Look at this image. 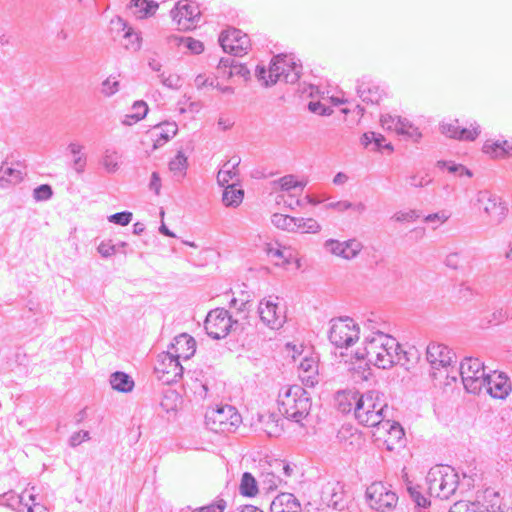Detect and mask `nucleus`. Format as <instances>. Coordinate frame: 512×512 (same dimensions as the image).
<instances>
[{"label": "nucleus", "mask_w": 512, "mask_h": 512, "mask_svg": "<svg viewBox=\"0 0 512 512\" xmlns=\"http://www.w3.org/2000/svg\"><path fill=\"white\" fill-rule=\"evenodd\" d=\"M271 223L278 229H281L283 231H287L290 233L295 232V217L281 214V213H274L271 216Z\"/></svg>", "instance_id": "a18cd8bd"}, {"label": "nucleus", "mask_w": 512, "mask_h": 512, "mask_svg": "<svg viewBox=\"0 0 512 512\" xmlns=\"http://www.w3.org/2000/svg\"><path fill=\"white\" fill-rule=\"evenodd\" d=\"M88 440H90V433H89V431L81 430V431L73 433L70 436V438H69V445L71 447H77L81 443H83L85 441H88Z\"/></svg>", "instance_id": "0e129e2a"}, {"label": "nucleus", "mask_w": 512, "mask_h": 512, "mask_svg": "<svg viewBox=\"0 0 512 512\" xmlns=\"http://www.w3.org/2000/svg\"><path fill=\"white\" fill-rule=\"evenodd\" d=\"M241 160L239 157H232L228 160L222 168L219 170L217 174V182L221 186L230 185L229 182L237 183L239 181L238 175V166Z\"/></svg>", "instance_id": "c756f323"}, {"label": "nucleus", "mask_w": 512, "mask_h": 512, "mask_svg": "<svg viewBox=\"0 0 512 512\" xmlns=\"http://www.w3.org/2000/svg\"><path fill=\"white\" fill-rule=\"evenodd\" d=\"M219 43L224 52L234 56L246 54L251 46L249 36L236 28L223 31L219 36Z\"/></svg>", "instance_id": "dca6fc26"}, {"label": "nucleus", "mask_w": 512, "mask_h": 512, "mask_svg": "<svg viewBox=\"0 0 512 512\" xmlns=\"http://www.w3.org/2000/svg\"><path fill=\"white\" fill-rule=\"evenodd\" d=\"M257 312L261 322L272 330L280 329L286 322L285 307L277 297L269 296L258 304Z\"/></svg>", "instance_id": "9b49d317"}, {"label": "nucleus", "mask_w": 512, "mask_h": 512, "mask_svg": "<svg viewBox=\"0 0 512 512\" xmlns=\"http://www.w3.org/2000/svg\"><path fill=\"white\" fill-rule=\"evenodd\" d=\"M338 406L343 413L354 411L356 420L367 427H377L385 418L387 404L383 394L370 390L360 394L357 391H344L338 394Z\"/></svg>", "instance_id": "f257e3e1"}, {"label": "nucleus", "mask_w": 512, "mask_h": 512, "mask_svg": "<svg viewBox=\"0 0 512 512\" xmlns=\"http://www.w3.org/2000/svg\"><path fill=\"white\" fill-rule=\"evenodd\" d=\"M226 508V501L217 497L212 503L194 509L192 512H223Z\"/></svg>", "instance_id": "bf43d9fd"}, {"label": "nucleus", "mask_w": 512, "mask_h": 512, "mask_svg": "<svg viewBox=\"0 0 512 512\" xmlns=\"http://www.w3.org/2000/svg\"><path fill=\"white\" fill-rule=\"evenodd\" d=\"M168 43L171 46H176L181 49H185L192 54H200L204 50L203 43L192 37H185L179 35H171L168 37Z\"/></svg>", "instance_id": "473e14b6"}, {"label": "nucleus", "mask_w": 512, "mask_h": 512, "mask_svg": "<svg viewBox=\"0 0 512 512\" xmlns=\"http://www.w3.org/2000/svg\"><path fill=\"white\" fill-rule=\"evenodd\" d=\"M120 89V83L115 77L110 76L101 84V93L106 97H111Z\"/></svg>", "instance_id": "5fc2aeb1"}, {"label": "nucleus", "mask_w": 512, "mask_h": 512, "mask_svg": "<svg viewBox=\"0 0 512 512\" xmlns=\"http://www.w3.org/2000/svg\"><path fill=\"white\" fill-rule=\"evenodd\" d=\"M400 117L401 116L391 114L382 115L380 119L381 126L385 130L397 133Z\"/></svg>", "instance_id": "6e6d98bb"}, {"label": "nucleus", "mask_w": 512, "mask_h": 512, "mask_svg": "<svg viewBox=\"0 0 512 512\" xmlns=\"http://www.w3.org/2000/svg\"><path fill=\"white\" fill-rule=\"evenodd\" d=\"M1 504L10 507L16 512H48L39 502L35 487L26 488L21 494L7 492L1 496Z\"/></svg>", "instance_id": "1a4fd4ad"}, {"label": "nucleus", "mask_w": 512, "mask_h": 512, "mask_svg": "<svg viewBox=\"0 0 512 512\" xmlns=\"http://www.w3.org/2000/svg\"><path fill=\"white\" fill-rule=\"evenodd\" d=\"M69 153L72 155V169L77 174H82L87 165V157L83 153L84 146L79 142H70L67 146Z\"/></svg>", "instance_id": "f704fd0d"}, {"label": "nucleus", "mask_w": 512, "mask_h": 512, "mask_svg": "<svg viewBox=\"0 0 512 512\" xmlns=\"http://www.w3.org/2000/svg\"><path fill=\"white\" fill-rule=\"evenodd\" d=\"M233 325L229 312L224 308L211 310L206 316L204 328L208 336L213 339L225 338Z\"/></svg>", "instance_id": "4468645a"}, {"label": "nucleus", "mask_w": 512, "mask_h": 512, "mask_svg": "<svg viewBox=\"0 0 512 512\" xmlns=\"http://www.w3.org/2000/svg\"><path fill=\"white\" fill-rule=\"evenodd\" d=\"M52 195V188L48 184H42L33 190V198L36 202L47 201Z\"/></svg>", "instance_id": "13d9d810"}, {"label": "nucleus", "mask_w": 512, "mask_h": 512, "mask_svg": "<svg viewBox=\"0 0 512 512\" xmlns=\"http://www.w3.org/2000/svg\"><path fill=\"white\" fill-rule=\"evenodd\" d=\"M177 132L178 125L174 121H164L153 126L150 133L154 142V148L156 149L165 145Z\"/></svg>", "instance_id": "a878e982"}, {"label": "nucleus", "mask_w": 512, "mask_h": 512, "mask_svg": "<svg viewBox=\"0 0 512 512\" xmlns=\"http://www.w3.org/2000/svg\"><path fill=\"white\" fill-rule=\"evenodd\" d=\"M2 175H5L6 179H4L5 182H8L10 184H16L19 183L22 180V172L17 169L13 168H4Z\"/></svg>", "instance_id": "e2e57ef3"}, {"label": "nucleus", "mask_w": 512, "mask_h": 512, "mask_svg": "<svg viewBox=\"0 0 512 512\" xmlns=\"http://www.w3.org/2000/svg\"><path fill=\"white\" fill-rule=\"evenodd\" d=\"M275 186L283 192L289 193L290 197L300 196L305 187V183L298 181L293 175H286L274 182Z\"/></svg>", "instance_id": "72a5a7b5"}, {"label": "nucleus", "mask_w": 512, "mask_h": 512, "mask_svg": "<svg viewBox=\"0 0 512 512\" xmlns=\"http://www.w3.org/2000/svg\"><path fill=\"white\" fill-rule=\"evenodd\" d=\"M177 105L179 107L178 111L180 114H185L188 112L196 114L202 108V104L200 101H190V98L186 97V95L178 101Z\"/></svg>", "instance_id": "de8ad7c7"}, {"label": "nucleus", "mask_w": 512, "mask_h": 512, "mask_svg": "<svg viewBox=\"0 0 512 512\" xmlns=\"http://www.w3.org/2000/svg\"><path fill=\"white\" fill-rule=\"evenodd\" d=\"M397 134L404 135L414 142H418L422 138V133L417 126H415L407 118L400 117Z\"/></svg>", "instance_id": "a19ab883"}, {"label": "nucleus", "mask_w": 512, "mask_h": 512, "mask_svg": "<svg viewBox=\"0 0 512 512\" xmlns=\"http://www.w3.org/2000/svg\"><path fill=\"white\" fill-rule=\"evenodd\" d=\"M260 422L263 425V430L270 437H277L283 431L282 423H280L282 420L277 414L262 415Z\"/></svg>", "instance_id": "c9c22d12"}, {"label": "nucleus", "mask_w": 512, "mask_h": 512, "mask_svg": "<svg viewBox=\"0 0 512 512\" xmlns=\"http://www.w3.org/2000/svg\"><path fill=\"white\" fill-rule=\"evenodd\" d=\"M510 392L511 383L505 374L494 371L485 378L483 393L489 394L493 398L505 399Z\"/></svg>", "instance_id": "aec40b11"}, {"label": "nucleus", "mask_w": 512, "mask_h": 512, "mask_svg": "<svg viewBox=\"0 0 512 512\" xmlns=\"http://www.w3.org/2000/svg\"><path fill=\"white\" fill-rule=\"evenodd\" d=\"M100 255L104 258H108L117 252V246L112 244L111 241H103L97 248Z\"/></svg>", "instance_id": "69168bd1"}, {"label": "nucleus", "mask_w": 512, "mask_h": 512, "mask_svg": "<svg viewBox=\"0 0 512 512\" xmlns=\"http://www.w3.org/2000/svg\"><path fill=\"white\" fill-rule=\"evenodd\" d=\"M206 425L214 432H232L241 423V416L230 405L209 409L205 415Z\"/></svg>", "instance_id": "6e6552de"}, {"label": "nucleus", "mask_w": 512, "mask_h": 512, "mask_svg": "<svg viewBox=\"0 0 512 512\" xmlns=\"http://www.w3.org/2000/svg\"><path fill=\"white\" fill-rule=\"evenodd\" d=\"M186 166L187 158L182 152H178V154L169 162L170 171L179 177L184 175Z\"/></svg>", "instance_id": "8fccbe9b"}, {"label": "nucleus", "mask_w": 512, "mask_h": 512, "mask_svg": "<svg viewBox=\"0 0 512 512\" xmlns=\"http://www.w3.org/2000/svg\"><path fill=\"white\" fill-rule=\"evenodd\" d=\"M180 402V398L177 392L169 390L167 391L162 400H161V407L166 411H176L178 404Z\"/></svg>", "instance_id": "3c124183"}, {"label": "nucleus", "mask_w": 512, "mask_h": 512, "mask_svg": "<svg viewBox=\"0 0 512 512\" xmlns=\"http://www.w3.org/2000/svg\"><path fill=\"white\" fill-rule=\"evenodd\" d=\"M239 492L241 495L247 497H253L258 493L257 481L251 473H243L239 485Z\"/></svg>", "instance_id": "37998d69"}, {"label": "nucleus", "mask_w": 512, "mask_h": 512, "mask_svg": "<svg viewBox=\"0 0 512 512\" xmlns=\"http://www.w3.org/2000/svg\"><path fill=\"white\" fill-rule=\"evenodd\" d=\"M111 387L119 392L127 393L132 391L134 387L133 379L124 372H114L110 376Z\"/></svg>", "instance_id": "4c0bfd02"}, {"label": "nucleus", "mask_w": 512, "mask_h": 512, "mask_svg": "<svg viewBox=\"0 0 512 512\" xmlns=\"http://www.w3.org/2000/svg\"><path fill=\"white\" fill-rule=\"evenodd\" d=\"M436 167L441 170H447L450 174L457 177L467 176L468 178L473 177V172L466 166L456 163L451 160H439L436 163Z\"/></svg>", "instance_id": "ea45409f"}, {"label": "nucleus", "mask_w": 512, "mask_h": 512, "mask_svg": "<svg viewBox=\"0 0 512 512\" xmlns=\"http://www.w3.org/2000/svg\"><path fill=\"white\" fill-rule=\"evenodd\" d=\"M399 342L391 335L382 331H373L365 337L364 353H356L358 359H366L370 364L388 369L405 358Z\"/></svg>", "instance_id": "f03ea898"}, {"label": "nucleus", "mask_w": 512, "mask_h": 512, "mask_svg": "<svg viewBox=\"0 0 512 512\" xmlns=\"http://www.w3.org/2000/svg\"><path fill=\"white\" fill-rule=\"evenodd\" d=\"M133 214L129 211H122L112 214L108 217V221L120 226H126L132 221Z\"/></svg>", "instance_id": "052dcab7"}, {"label": "nucleus", "mask_w": 512, "mask_h": 512, "mask_svg": "<svg viewBox=\"0 0 512 512\" xmlns=\"http://www.w3.org/2000/svg\"><path fill=\"white\" fill-rule=\"evenodd\" d=\"M377 427L378 430H384L387 433V438L384 439L387 450L393 451L397 447L404 445L405 433L399 423L383 419L382 424H379Z\"/></svg>", "instance_id": "b1692460"}, {"label": "nucleus", "mask_w": 512, "mask_h": 512, "mask_svg": "<svg viewBox=\"0 0 512 512\" xmlns=\"http://www.w3.org/2000/svg\"><path fill=\"white\" fill-rule=\"evenodd\" d=\"M474 205L483 211L493 225L501 224L508 214V207L502 198L487 189L479 190L476 193Z\"/></svg>", "instance_id": "0eeeda50"}, {"label": "nucleus", "mask_w": 512, "mask_h": 512, "mask_svg": "<svg viewBox=\"0 0 512 512\" xmlns=\"http://www.w3.org/2000/svg\"><path fill=\"white\" fill-rule=\"evenodd\" d=\"M483 153L491 158H505L512 155V143L506 140H486L482 147Z\"/></svg>", "instance_id": "c85d7f7f"}, {"label": "nucleus", "mask_w": 512, "mask_h": 512, "mask_svg": "<svg viewBox=\"0 0 512 512\" xmlns=\"http://www.w3.org/2000/svg\"><path fill=\"white\" fill-rule=\"evenodd\" d=\"M419 218V213L416 210H405L398 211L393 216L392 219L396 222H413Z\"/></svg>", "instance_id": "680f3d73"}, {"label": "nucleus", "mask_w": 512, "mask_h": 512, "mask_svg": "<svg viewBox=\"0 0 512 512\" xmlns=\"http://www.w3.org/2000/svg\"><path fill=\"white\" fill-rule=\"evenodd\" d=\"M451 214L447 210H441L436 213L429 214L424 217V222L427 224H431L433 229L438 228L442 224H444L449 218Z\"/></svg>", "instance_id": "603ef678"}, {"label": "nucleus", "mask_w": 512, "mask_h": 512, "mask_svg": "<svg viewBox=\"0 0 512 512\" xmlns=\"http://www.w3.org/2000/svg\"><path fill=\"white\" fill-rule=\"evenodd\" d=\"M277 202H283V204L291 210L304 206V200L300 199L299 196L290 197L289 193L279 194L277 196Z\"/></svg>", "instance_id": "4d7b16f0"}, {"label": "nucleus", "mask_w": 512, "mask_h": 512, "mask_svg": "<svg viewBox=\"0 0 512 512\" xmlns=\"http://www.w3.org/2000/svg\"><path fill=\"white\" fill-rule=\"evenodd\" d=\"M271 512H301L297 498L291 493H281L274 498L270 505Z\"/></svg>", "instance_id": "cd10ccee"}, {"label": "nucleus", "mask_w": 512, "mask_h": 512, "mask_svg": "<svg viewBox=\"0 0 512 512\" xmlns=\"http://www.w3.org/2000/svg\"><path fill=\"white\" fill-rule=\"evenodd\" d=\"M366 499L369 506L379 512H387L393 509L398 496L382 482H373L366 489Z\"/></svg>", "instance_id": "f8f14e48"}, {"label": "nucleus", "mask_w": 512, "mask_h": 512, "mask_svg": "<svg viewBox=\"0 0 512 512\" xmlns=\"http://www.w3.org/2000/svg\"><path fill=\"white\" fill-rule=\"evenodd\" d=\"M112 24L120 26L124 31L123 45L127 50L136 52L141 48L142 38L139 33L129 27L123 19L118 17L116 20L112 21Z\"/></svg>", "instance_id": "2f4dec72"}, {"label": "nucleus", "mask_w": 512, "mask_h": 512, "mask_svg": "<svg viewBox=\"0 0 512 512\" xmlns=\"http://www.w3.org/2000/svg\"><path fill=\"white\" fill-rule=\"evenodd\" d=\"M127 9L136 19H144L156 12L158 3L152 0H130Z\"/></svg>", "instance_id": "7c9ffc66"}, {"label": "nucleus", "mask_w": 512, "mask_h": 512, "mask_svg": "<svg viewBox=\"0 0 512 512\" xmlns=\"http://www.w3.org/2000/svg\"><path fill=\"white\" fill-rule=\"evenodd\" d=\"M154 371L160 381L170 385L182 377L184 367L180 360L168 352H163L158 356Z\"/></svg>", "instance_id": "ddd939ff"}, {"label": "nucleus", "mask_w": 512, "mask_h": 512, "mask_svg": "<svg viewBox=\"0 0 512 512\" xmlns=\"http://www.w3.org/2000/svg\"><path fill=\"white\" fill-rule=\"evenodd\" d=\"M161 84L167 88L177 90L181 87L182 81L179 75L172 73H161L158 75Z\"/></svg>", "instance_id": "864d4df0"}, {"label": "nucleus", "mask_w": 512, "mask_h": 512, "mask_svg": "<svg viewBox=\"0 0 512 512\" xmlns=\"http://www.w3.org/2000/svg\"><path fill=\"white\" fill-rule=\"evenodd\" d=\"M408 492L415 503L414 512H429L430 500L422 493L420 487H409Z\"/></svg>", "instance_id": "c03bdc74"}, {"label": "nucleus", "mask_w": 512, "mask_h": 512, "mask_svg": "<svg viewBox=\"0 0 512 512\" xmlns=\"http://www.w3.org/2000/svg\"><path fill=\"white\" fill-rule=\"evenodd\" d=\"M279 411L282 415L303 426L312 407L310 394L299 385L283 387L278 394Z\"/></svg>", "instance_id": "7ed1b4c3"}, {"label": "nucleus", "mask_w": 512, "mask_h": 512, "mask_svg": "<svg viewBox=\"0 0 512 512\" xmlns=\"http://www.w3.org/2000/svg\"><path fill=\"white\" fill-rule=\"evenodd\" d=\"M264 251L276 266H285L293 260L292 251L277 242L266 243Z\"/></svg>", "instance_id": "bb28decb"}, {"label": "nucleus", "mask_w": 512, "mask_h": 512, "mask_svg": "<svg viewBox=\"0 0 512 512\" xmlns=\"http://www.w3.org/2000/svg\"><path fill=\"white\" fill-rule=\"evenodd\" d=\"M463 385L467 392L473 394L483 393L486 374L483 362L478 358L466 357L459 367Z\"/></svg>", "instance_id": "423d86ee"}, {"label": "nucleus", "mask_w": 512, "mask_h": 512, "mask_svg": "<svg viewBox=\"0 0 512 512\" xmlns=\"http://www.w3.org/2000/svg\"><path fill=\"white\" fill-rule=\"evenodd\" d=\"M299 378L307 387H314L318 383V358L314 355H305L298 365Z\"/></svg>", "instance_id": "4be33fe9"}, {"label": "nucleus", "mask_w": 512, "mask_h": 512, "mask_svg": "<svg viewBox=\"0 0 512 512\" xmlns=\"http://www.w3.org/2000/svg\"><path fill=\"white\" fill-rule=\"evenodd\" d=\"M439 129L446 137L462 141H474L481 133L478 123H472L469 128H461L458 120L442 121Z\"/></svg>", "instance_id": "a211bd4d"}, {"label": "nucleus", "mask_w": 512, "mask_h": 512, "mask_svg": "<svg viewBox=\"0 0 512 512\" xmlns=\"http://www.w3.org/2000/svg\"><path fill=\"white\" fill-rule=\"evenodd\" d=\"M426 356L433 369L448 368L456 362L453 351L442 343L431 342L427 346Z\"/></svg>", "instance_id": "6ab92c4d"}, {"label": "nucleus", "mask_w": 512, "mask_h": 512, "mask_svg": "<svg viewBox=\"0 0 512 512\" xmlns=\"http://www.w3.org/2000/svg\"><path fill=\"white\" fill-rule=\"evenodd\" d=\"M408 181L410 186L419 188L427 186L431 182V179L427 175L416 174L410 176Z\"/></svg>", "instance_id": "774afa93"}, {"label": "nucleus", "mask_w": 512, "mask_h": 512, "mask_svg": "<svg viewBox=\"0 0 512 512\" xmlns=\"http://www.w3.org/2000/svg\"><path fill=\"white\" fill-rule=\"evenodd\" d=\"M243 197L244 191L240 188H237L236 183L232 182L230 185L225 187L222 201L225 206L237 207L242 203Z\"/></svg>", "instance_id": "58836bf2"}, {"label": "nucleus", "mask_w": 512, "mask_h": 512, "mask_svg": "<svg viewBox=\"0 0 512 512\" xmlns=\"http://www.w3.org/2000/svg\"><path fill=\"white\" fill-rule=\"evenodd\" d=\"M359 98L366 103L378 104L386 95L384 88L371 80L362 79L357 85Z\"/></svg>", "instance_id": "393cba45"}, {"label": "nucleus", "mask_w": 512, "mask_h": 512, "mask_svg": "<svg viewBox=\"0 0 512 512\" xmlns=\"http://www.w3.org/2000/svg\"><path fill=\"white\" fill-rule=\"evenodd\" d=\"M321 230V225L314 218L295 217L294 233L315 234Z\"/></svg>", "instance_id": "79ce46f5"}, {"label": "nucleus", "mask_w": 512, "mask_h": 512, "mask_svg": "<svg viewBox=\"0 0 512 512\" xmlns=\"http://www.w3.org/2000/svg\"><path fill=\"white\" fill-rule=\"evenodd\" d=\"M359 327L351 318H339L331 321L330 342L338 348H348L359 339Z\"/></svg>", "instance_id": "9d476101"}, {"label": "nucleus", "mask_w": 512, "mask_h": 512, "mask_svg": "<svg viewBox=\"0 0 512 512\" xmlns=\"http://www.w3.org/2000/svg\"><path fill=\"white\" fill-rule=\"evenodd\" d=\"M321 501L328 507L342 510L345 506L344 489L339 482H328L321 491Z\"/></svg>", "instance_id": "5701e85b"}, {"label": "nucleus", "mask_w": 512, "mask_h": 512, "mask_svg": "<svg viewBox=\"0 0 512 512\" xmlns=\"http://www.w3.org/2000/svg\"><path fill=\"white\" fill-rule=\"evenodd\" d=\"M121 155L113 148H106L100 160V164L107 173H115L120 167Z\"/></svg>", "instance_id": "e433bc0d"}, {"label": "nucleus", "mask_w": 512, "mask_h": 512, "mask_svg": "<svg viewBox=\"0 0 512 512\" xmlns=\"http://www.w3.org/2000/svg\"><path fill=\"white\" fill-rule=\"evenodd\" d=\"M426 482L430 496L447 500L456 492L459 476L450 466H436L430 469Z\"/></svg>", "instance_id": "39448f33"}, {"label": "nucleus", "mask_w": 512, "mask_h": 512, "mask_svg": "<svg viewBox=\"0 0 512 512\" xmlns=\"http://www.w3.org/2000/svg\"><path fill=\"white\" fill-rule=\"evenodd\" d=\"M171 17L179 30H190L199 23L201 12L195 3L182 0L171 10Z\"/></svg>", "instance_id": "2eb2a0df"}, {"label": "nucleus", "mask_w": 512, "mask_h": 512, "mask_svg": "<svg viewBox=\"0 0 512 512\" xmlns=\"http://www.w3.org/2000/svg\"><path fill=\"white\" fill-rule=\"evenodd\" d=\"M449 512H485V508L480 503L458 501L453 504Z\"/></svg>", "instance_id": "49530a36"}, {"label": "nucleus", "mask_w": 512, "mask_h": 512, "mask_svg": "<svg viewBox=\"0 0 512 512\" xmlns=\"http://www.w3.org/2000/svg\"><path fill=\"white\" fill-rule=\"evenodd\" d=\"M308 108L311 112L322 116H329L333 113L331 107L327 105V98L324 95L318 101H310Z\"/></svg>", "instance_id": "09e8293b"}, {"label": "nucleus", "mask_w": 512, "mask_h": 512, "mask_svg": "<svg viewBox=\"0 0 512 512\" xmlns=\"http://www.w3.org/2000/svg\"><path fill=\"white\" fill-rule=\"evenodd\" d=\"M323 247L327 253L348 261L355 259L363 249L362 243L355 238L345 241L327 239Z\"/></svg>", "instance_id": "f3484780"}, {"label": "nucleus", "mask_w": 512, "mask_h": 512, "mask_svg": "<svg viewBox=\"0 0 512 512\" xmlns=\"http://www.w3.org/2000/svg\"><path fill=\"white\" fill-rule=\"evenodd\" d=\"M167 352L180 361H186L195 354L196 342L192 336L180 334L174 338Z\"/></svg>", "instance_id": "412c9836"}, {"label": "nucleus", "mask_w": 512, "mask_h": 512, "mask_svg": "<svg viewBox=\"0 0 512 512\" xmlns=\"http://www.w3.org/2000/svg\"><path fill=\"white\" fill-rule=\"evenodd\" d=\"M352 207H353V203H351L347 200L331 201L325 205L326 209H332L337 212H344L346 210H349Z\"/></svg>", "instance_id": "338daca9"}, {"label": "nucleus", "mask_w": 512, "mask_h": 512, "mask_svg": "<svg viewBox=\"0 0 512 512\" xmlns=\"http://www.w3.org/2000/svg\"><path fill=\"white\" fill-rule=\"evenodd\" d=\"M301 69V65L292 56L277 55L272 59L268 69L264 66H257L256 74L266 86L279 81L293 84L298 81Z\"/></svg>", "instance_id": "20e7f679"}]
</instances>
